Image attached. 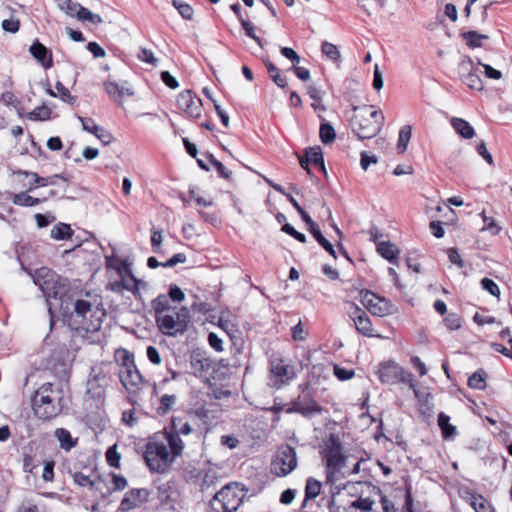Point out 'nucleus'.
<instances>
[{
    "instance_id": "nucleus-28",
    "label": "nucleus",
    "mask_w": 512,
    "mask_h": 512,
    "mask_svg": "<svg viewBox=\"0 0 512 512\" xmlns=\"http://www.w3.org/2000/svg\"><path fill=\"white\" fill-rule=\"evenodd\" d=\"M56 92L50 87L46 89V92L52 97H59L62 101L72 103L74 97L70 94V91L61 83L57 82L55 85Z\"/></svg>"
},
{
    "instance_id": "nucleus-18",
    "label": "nucleus",
    "mask_w": 512,
    "mask_h": 512,
    "mask_svg": "<svg viewBox=\"0 0 512 512\" xmlns=\"http://www.w3.org/2000/svg\"><path fill=\"white\" fill-rule=\"evenodd\" d=\"M108 289L115 293H122L125 290L136 293L138 291V280L132 273L120 275L119 280H115L108 284Z\"/></svg>"
},
{
    "instance_id": "nucleus-4",
    "label": "nucleus",
    "mask_w": 512,
    "mask_h": 512,
    "mask_svg": "<svg viewBox=\"0 0 512 512\" xmlns=\"http://www.w3.org/2000/svg\"><path fill=\"white\" fill-rule=\"evenodd\" d=\"M246 493L239 483H229L218 491L210 501V512H235L242 504Z\"/></svg>"
},
{
    "instance_id": "nucleus-42",
    "label": "nucleus",
    "mask_w": 512,
    "mask_h": 512,
    "mask_svg": "<svg viewBox=\"0 0 512 512\" xmlns=\"http://www.w3.org/2000/svg\"><path fill=\"white\" fill-rule=\"evenodd\" d=\"M171 430L179 436L189 435L193 431L192 426L188 422H183L180 418L172 419Z\"/></svg>"
},
{
    "instance_id": "nucleus-20",
    "label": "nucleus",
    "mask_w": 512,
    "mask_h": 512,
    "mask_svg": "<svg viewBox=\"0 0 512 512\" xmlns=\"http://www.w3.org/2000/svg\"><path fill=\"white\" fill-rule=\"evenodd\" d=\"M31 55L45 68L48 69L52 67L53 60H52V54L48 51V49L41 44L40 42L36 41L30 46L29 49Z\"/></svg>"
},
{
    "instance_id": "nucleus-40",
    "label": "nucleus",
    "mask_w": 512,
    "mask_h": 512,
    "mask_svg": "<svg viewBox=\"0 0 512 512\" xmlns=\"http://www.w3.org/2000/svg\"><path fill=\"white\" fill-rule=\"evenodd\" d=\"M51 109L47 106H39L27 114V118L33 121H45L50 119Z\"/></svg>"
},
{
    "instance_id": "nucleus-12",
    "label": "nucleus",
    "mask_w": 512,
    "mask_h": 512,
    "mask_svg": "<svg viewBox=\"0 0 512 512\" xmlns=\"http://www.w3.org/2000/svg\"><path fill=\"white\" fill-rule=\"evenodd\" d=\"M33 281L40 287L47 301L56 298L59 291L57 275L46 267L35 270L32 274Z\"/></svg>"
},
{
    "instance_id": "nucleus-41",
    "label": "nucleus",
    "mask_w": 512,
    "mask_h": 512,
    "mask_svg": "<svg viewBox=\"0 0 512 512\" xmlns=\"http://www.w3.org/2000/svg\"><path fill=\"white\" fill-rule=\"evenodd\" d=\"M79 21H88L92 24H100L103 22V19L100 15L93 13L89 9L83 7L81 5L78 16L76 18Z\"/></svg>"
},
{
    "instance_id": "nucleus-51",
    "label": "nucleus",
    "mask_w": 512,
    "mask_h": 512,
    "mask_svg": "<svg viewBox=\"0 0 512 512\" xmlns=\"http://www.w3.org/2000/svg\"><path fill=\"white\" fill-rule=\"evenodd\" d=\"M480 215L485 223V227L482 228V230H488L493 235H497L500 232L501 228L498 226L496 221L492 217H488L484 212H482Z\"/></svg>"
},
{
    "instance_id": "nucleus-8",
    "label": "nucleus",
    "mask_w": 512,
    "mask_h": 512,
    "mask_svg": "<svg viewBox=\"0 0 512 512\" xmlns=\"http://www.w3.org/2000/svg\"><path fill=\"white\" fill-rule=\"evenodd\" d=\"M189 318V310L183 306L178 310L169 311L162 316H158L156 323L164 334L174 336L187 330Z\"/></svg>"
},
{
    "instance_id": "nucleus-49",
    "label": "nucleus",
    "mask_w": 512,
    "mask_h": 512,
    "mask_svg": "<svg viewBox=\"0 0 512 512\" xmlns=\"http://www.w3.org/2000/svg\"><path fill=\"white\" fill-rule=\"evenodd\" d=\"M120 454L117 452L116 445L110 446L106 451V460L112 467L118 468L120 461Z\"/></svg>"
},
{
    "instance_id": "nucleus-32",
    "label": "nucleus",
    "mask_w": 512,
    "mask_h": 512,
    "mask_svg": "<svg viewBox=\"0 0 512 512\" xmlns=\"http://www.w3.org/2000/svg\"><path fill=\"white\" fill-rule=\"evenodd\" d=\"M412 128L409 125L403 126L399 131L397 149L400 154H403L407 147L408 143L411 139Z\"/></svg>"
},
{
    "instance_id": "nucleus-55",
    "label": "nucleus",
    "mask_w": 512,
    "mask_h": 512,
    "mask_svg": "<svg viewBox=\"0 0 512 512\" xmlns=\"http://www.w3.org/2000/svg\"><path fill=\"white\" fill-rule=\"evenodd\" d=\"M483 289L488 291L491 295L498 297L500 295V289L498 285L489 278H483L481 281Z\"/></svg>"
},
{
    "instance_id": "nucleus-57",
    "label": "nucleus",
    "mask_w": 512,
    "mask_h": 512,
    "mask_svg": "<svg viewBox=\"0 0 512 512\" xmlns=\"http://www.w3.org/2000/svg\"><path fill=\"white\" fill-rule=\"evenodd\" d=\"M477 63L483 67L486 77L494 80H499L502 78V73L499 70L494 69L488 64L482 63L480 59L477 61Z\"/></svg>"
},
{
    "instance_id": "nucleus-3",
    "label": "nucleus",
    "mask_w": 512,
    "mask_h": 512,
    "mask_svg": "<svg viewBox=\"0 0 512 512\" xmlns=\"http://www.w3.org/2000/svg\"><path fill=\"white\" fill-rule=\"evenodd\" d=\"M82 329L87 332L98 331L106 316L105 309L98 299H78L74 303V314Z\"/></svg>"
},
{
    "instance_id": "nucleus-33",
    "label": "nucleus",
    "mask_w": 512,
    "mask_h": 512,
    "mask_svg": "<svg viewBox=\"0 0 512 512\" xmlns=\"http://www.w3.org/2000/svg\"><path fill=\"white\" fill-rule=\"evenodd\" d=\"M406 384L409 385V388L413 391L415 398L419 401L420 404L426 405L430 402L431 394L427 389L419 388L416 385L413 376L411 377V382H407Z\"/></svg>"
},
{
    "instance_id": "nucleus-59",
    "label": "nucleus",
    "mask_w": 512,
    "mask_h": 512,
    "mask_svg": "<svg viewBox=\"0 0 512 512\" xmlns=\"http://www.w3.org/2000/svg\"><path fill=\"white\" fill-rule=\"evenodd\" d=\"M280 52L285 58L294 63V65L300 63L301 58L294 49L289 47H282Z\"/></svg>"
},
{
    "instance_id": "nucleus-2",
    "label": "nucleus",
    "mask_w": 512,
    "mask_h": 512,
    "mask_svg": "<svg viewBox=\"0 0 512 512\" xmlns=\"http://www.w3.org/2000/svg\"><path fill=\"white\" fill-rule=\"evenodd\" d=\"M354 116L350 119V126L359 139H370L376 136L383 128L384 115L380 110L370 111V107H353Z\"/></svg>"
},
{
    "instance_id": "nucleus-7",
    "label": "nucleus",
    "mask_w": 512,
    "mask_h": 512,
    "mask_svg": "<svg viewBox=\"0 0 512 512\" xmlns=\"http://www.w3.org/2000/svg\"><path fill=\"white\" fill-rule=\"evenodd\" d=\"M146 465L152 472L163 473L174 461L165 443L152 440L146 444L144 452Z\"/></svg>"
},
{
    "instance_id": "nucleus-10",
    "label": "nucleus",
    "mask_w": 512,
    "mask_h": 512,
    "mask_svg": "<svg viewBox=\"0 0 512 512\" xmlns=\"http://www.w3.org/2000/svg\"><path fill=\"white\" fill-rule=\"evenodd\" d=\"M379 380L384 384L411 382L412 373L399 366L394 361L381 363L377 369Z\"/></svg>"
},
{
    "instance_id": "nucleus-35",
    "label": "nucleus",
    "mask_w": 512,
    "mask_h": 512,
    "mask_svg": "<svg viewBox=\"0 0 512 512\" xmlns=\"http://www.w3.org/2000/svg\"><path fill=\"white\" fill-rule=\"evenodd\" d=\"M321 410V407L314 401H310L306 404L299 403L294 407V411L302 414L305 417L318 414L321 412Z\"/></svg>"
},
{
    "instance_id": "nucleus-13",
    "label": "nucleus",
    "mask_w": 512,
    "mask_h": 512,
    "mask_svg": "<svg viewBox=\"0 0 512 512\" xmlns=\"http://www.w3.org/2000/svg\"><path fill=\"white\" fill-rule=\"evenodd\" d=\"M297 466L295 450L290 446L281 447L273 462L272 470L278 476H285L291 473Z\"/></svg>"
},
{
    "instance_id": "nucleus-64",
    "label": "nucleus",
    "mask_w": 512,
    "mask_h": 512,
    "mask_svg": "<svg viewBox=\"0 0 512 512\" xmlns=\"http://www.w3.org/2000/svg\"><path fill=\"white\" fill-rule=\"evenodd\" d=\"M78 119L81 122L82 128H83L84 131L92 133V134L95 131H97L99 126L95 123V121L93 119H91V118H83V117H78Z\"/></svg>"
},
{
    "instance_id": "nucleus-62",
    "label": "nucleus",
    "mask_w": 512,
    "mask_h": 512,
    "mask_svg": "<svg viewBox=\"0 0 512 512\" xmlns=\"http://www.w3.org/2000/svg\"><path fill=\"white\" fill-rule=\"evenodd\" d=\"M104 145H108L112 142V135L103 127H98L97 131L93 133Z\"/></svg>"
},
{
    "instance_id": "nucleus-48",
    "label": "nucleus",
    "mask_w": 512,
    "mask_h": 512,
    "mask_svg": "<svg viewBox=\"0 0 512 512\" xmlns=\"http://www.w3.org/2000/svg\"><path fill=\"white\" fill-rule=\"evenodd\" d=\"M173 5L184 19L192 20L193 15H194V10L190 5H188L186 3L179 2L177 0L173 1Z\"/></svg>"
},
{
    "instance_id": "nucleus-5",
    "label": "nucleus",
    "mask_w": 512,
    "mask_h": 512,
    "mask_svg": "<svg viewBox=\"0 0 512 512\" xmlns=\"http://www.w3.org/2000/svg\"><path fill=\"white\" fill-rule=\"evenodd\" d=\"M115 357L120 364L121 383L130 394L137 393L141 389L143 379L135 365L133 355L125 349H119L116 351Z\"/></svg>"
},
{
    "instance_id": "nucleus-16",
    "label": "nucleus",
    "mask_w": 512,
    "mask_h": 512,
    "mask_svg": "<svg viewBox=\"0 0 512 512\" xmlns=\"http://www.w3.org/2000/svg\"><path fill=\"white\" fill-rule=\"evenodd\" d=\"M149 491L147 489H131L126 492L120 504L121 511H129L147 502Z\"/></svg>"
},
{
    "instance_id": "nucleus-61",
    "label": "nucleus",
    "mask_w": 512,
    "mask_h": 512,
    "mask_svg": "<svg viewBox=\"0 0 512 512\" xmlns=\"http://www.w3.org/2000/svg\"><path fill=\"white\" fill-rule=\"evenodd\" d=\"M210 162L214 166V168L217 170L218 174L221 177H223L225 179H230L231 172L220 161L211 157Z\"/></svg>"
},
{
    "instance_id": "nucleus-11",
    "label": "nucleus",
    "mask_w": 512,
    "mask_h": 512,
    "mask_svg": "<svg viewBox=\"0 0 512 512\" xmlns=\"http://www.w3.org/2000/svg\"><path fill=\"white\" fill-rule=\"evenodd\" d=\"M362 305L374 316L384 317L394 312V306L385 298L369 290L360 291Z\"/></svg>"
},
{
    "instance_id": "nucleus-46",
    "label": "nucleus",
    "mask_w": 512,
    "mask_h": 512,
    "mask_svg": "<svg viewBox=\"0 0 512 512\" xmlns=\"http://www.w3.org/2000/svg\"><path fill=\"white\" fill-rule=\"evenodd\" d=\"M321 51L324 55H326L329 59L337 61L341 57V53L338 50L337 46L330 42H323L321 46Z\"/></svg>"
},
{
    "instance_id": "nucleus-52",
    "label": "nucleus",
    "mask_w": 512,
    "mask_h": 512,
    "mask_svg": "<svg viewBox=\"0 0 512 512\" xmlns=\"http://www.w3.org/2000/svg\"><path fill=\"white\" fill-rule=\"evenodd\" d=\"M163 241V233L161 230L153 229L151 234V245L155 253L161 251V244Z\"/></svg>"
},
{
    "instance_id": "nucleus-54",
    "label": "nucleus",
    "mask_w": 512,
    "mask_h": 512,
    "mask_svg": "<svg viewBox=\"0 0 512 512\" xmlns=\"http://www.w3.org/2000/svg\"><path fill=\"white\" fill-rule=\"evenodd\" d=\"M334 375L341 381H346L354 376V370L346 369L338 365L334 366Z\"/></svg>"
},
{
    "instance_id": "nucleus-24",
    "label": "nucleus",
    "mask_w": 512,
    "mask_h": 512,
    "mask_svg": "<svg viewBox=\"0 0 512 512\" xmlns=\"http://www.w3.org/2000/svg\"><path fill=\"white\" fill-rule=\"evenodd\" d=\"M450 123L458 135L464 139H471L475 135L474 128L463 118L452 117Z\"/></svg>"
},
{
    "instance_id": "nucleus-14",
    "label": "nucleus",
    "mask_w": 512,
    "mask_h": 512,
    "mask_svg": "<svg viewBox=\"0 0 512 512\" xmlns=\"http://www.w3.org/2000/svg\"><path fill=\"white\" fill-rule=\"evenodd\" d=\"M295 377L293 366L285 363L282 359H272L270 363V385L274 388H281L288 384Z\"/></svg>"
},
{
    "instance_id": "nucleus-38",
    "label": "nucleus",
    "mask_w": 512,
    "mask_h": 512,
    "mask_svg": "<svg viewBox=\"0 0 512 512\" xmlns=\"http://www.w3.org/2000/svg\"><path fill=\"white\" fill-rule=\"evenodd\" d=\"M12 202L15 205L31 207L39 204L40 199L30 196L27 192H21L13 196Z\"/></svg>"
},
{
    "instance_id": "nucleus-60",
    "label": "nucleus",
    "mask_w": 512,
    "mask_h": 512,
    "mask_svg": "<svg viewBox=\"0 0 512 512\" xmlns=\"http://www.w3.org/2000/svg\"><path fill=\"white\" fill-rule=\"evenodd\" d=\"M373 88L375 90H380L383 88L384 80L382 72L380 71L379 65L375 64L374 73H373Z\"/></svg>"
},
{
    "instance_id": "nucleus-26",
    "label": "nucleus",
    "mask_w": 512,
    "mask_h": 512,
    "mask_svg": "<svg viewBox=\"0 0 512 512\" xmlns=\"http://www.w3.org/2000/svg\"><path fill=\"white\" fill-rule=\"evenodd\" d=\"M467 501L475 512H494L490 503L481 495L470 494Z\"/></svg>"
},
{
    "instance_id": "nucleus-23",
    "label": "nucleus",
    "mask_w": 512,
    "mask_h": 512,
    "mask_svg": "<svg viewBox=\"0 0 512 512\" xmlns=\"http://www.w3.org/2000/svg\"><path fill=\"white\" fill-rule=\"evenodd\" d=\"M20 175H23L25 177H29L30 178V188L29 190H32L34 187H37V186H41V187H44V186H47V185H55L56 184V179L60 178L59 175H53L51 177H40L37 173L35 172H28V171H20L19 172Z\"/></svg>"
},
{
    "instance_id": "nucleus-50",
    "label": "nucleus",
    "mask_w": 512,
    "mask_h": 512,
    "mask_svg": "<svg viewBox=\"0 0 512 512\" xmlns=\"http://www.w3.org/2000/svg\"><path fill=\"white\" fill-rule=\"evenodd\" d=\"M468 385L471 388L483 390L486 387V381H485L484 376L481 373L476 372L472 376L469 377Z\"/></svg>"
},
{
    "instance_id": "nucleus-22",
    "label": "nucleus",
    "mask_w": 512,
    "mask_h": 512,
    "mask_svg": "<svg viewBox=\"0 0 512 512\" xmlns=\"http://www.w3.org/2000/svg\"><path fill=\"white\" fill-rule=\"evenodd\" d=\"M377 252L392 264L398 263L400 249L390 241L377 242Z\"/></svg>"
},
{
    "instance_id": "nucleus-44",
    "label": "nucleus",
    "mask_w": 512,
    "mask_h": 512,
    "mask_svg": "<svg viewBox=\"0 0 512 512\" xmlns=\"http://www.w3.org/2000/svg\"><path fill=\"white\" fill-rule=\"evenodd\" d=\"M321 491V483L314 478H309L306 482L305 487V498L314 499Z\"/></svg>"
},
{
    "instance_id": "nucleus-9",
    "label": "nucleus",
    "mask_w": 512,
    "mask_h": 512,
    "mask_svg": "<svg viewBox=\"0 0 512 512\" xmlns=\"http://www.w3.org/2000/svg\"><path fill=\"white\" fill-rule=\"evenodd\" d=\"M360 487L359 496L349 503V512H380L378 509V498L380 490L368 484L358 483L353 488Z\"/></svg>"
},
{
    "instance_id": "nucleus-29",
    "label": "nucleus",
    "mask_w": 512,
    "mask_h": 512,
    "mask_svg": "<svg viewBox=\"0 0 512 512\" xmlns=\"http://www.w3.org/2000/svg\"><path fill=\"white\" fill-rule=\"evenodd\" d=\"M73 234V231L70 227V225L65 223H59L58 225L54 226L51 231L50 235L55 240H64L71 238Z\"/></svg>"
},
{
    "instance_id": "nucleus-34",
    "label": "nucleus",
    "mask_w": 512,
    "mask_h": 512,
    "mask_svg": "<svg viewBox=\"0 0 512 512\" xmlns=\"http://www.w3.org/2000/svg\"><path fill=\"white\" fill-rule=\"evenodd\" d=\"M219 326L225 330L229 335L237 331L235 317L229 312H222L219 317Z\"/></svg>"
},
{
    "instance_id": "nucleus-53",
    "label": "nucleus",
    "mask_w": 512,
    "mask_h": 512,
    "mask_svg": "<svg viewBox=\"0 0 512 512\" xmlns=\"http://www.w3.org/2000/svg\"><path fill=\"white\" fill-rule=\"evenodd\" d=\"M175 402L176 397L174 395L164 394L160 399L159 409L162 411V413H167L169 410H171Z\"/></svg>"
},
{
    "instance_id": "nucleus-36",
    "label": "nucleus",
    "mask_w": 512,
    "mask_h": 512,
    "mask_svg": "<svg viewBox=\"0 0 512 512\" xmlns=\"http://www.w3.org/2000/svg\"><path fill=\"white\" fill-rule=\"evenodd\" d=\"M319 137L323 144H330L336 138L334 127L327 122H322L319 130Z\"/></svg>"
},
{
    "instance_id": "nucleus-27",
    "label": "nucleus",
    "mask_w": 512,
    "mask_h": 512,
    "mask_svg": "<svg viewBox=\"0 0 512 512\" xmlns=\"http://www.w3.org/2000/svg\"><path fill=\"white\" fill-rule=\"evenodd\" d=\"M305 156L307 161L312 162L319 166L320 170L326 174L324 165L323 152L320 146L310 147L306 150Z\"/></svg>"
},
{
    "instance_id": "nucleus-19",
    "label": "nucleus",
    "mask_w": 512,
    "mask_h": 512,
    "mask_svg": "<svg viewBox=\"0 0 512 512\" xmlns=\"http://www.w3.org/2000/svg\"><path fill=\"white\" fill-rule=\"evenodd\" d=\"M357 315L353 317V321L355 324V327L357 331L364 336L368 337H380L379 335H376L373 333V326L370 318L367 316V314L362 311L359 307H356Z\"/></svg>"
},
{
    "instance_id": "nucleus-43",
    "label": "nucleus",
    "mask_w": 512,
    "mask_h": 512,
    "mask_svg": "<svg viewBox=\"0 0 512 512\" xmlns=\"http://www.w3.org/2000/svg\"><path fill=\"white\" fill-rule=\"evenodd\" d=\"M449 420V416L445 415L444 413H440L438 416V425L441 428L445 438L453 436L456 432L455 426L451 425Z\"/></svg>"
},
{
    "instance_id": "nucleus-56",
    "label": "nucleus",
    "mask_w": 512,
    "mask_h": 512,
    "mask_svg": "<svg viewBox=\"0 0 512 512\" xmlns=\"http://www.w3.org/2000/svg\"><path fill=\"white\" fill-rule=\"evenodd\" d=\"M240 23L243 27V29L245 30L247 36H249L250 38H252L253 40H255L258 45L260 47H262V41L261 39L255 34L254 32V27L251 25L250 22H248L247 20H245L244 18H240Z\"/></svg>"
},
{
    "instance_id": "nucleus-45",
    "label": "nucleus",
    "mask_w": 512,
    "mask_h": 512,
    "mask_svg": "<svg viewBox=\"0 0 512 512\" xmlns=\"http://www.w3.org/2000/svg\"><path fill=\"white\" fill-rule=\"evenodd\" d=\"M107 267L114 269L118 276L132 273L129 264L120 259L108 260Z\"/></svg>"
},
{
    "instance_id": "nucleus-1",
    "label": "nucleus",
    "mask_w": 512,
    "mask_h": 512,
    "mask_svg": "<svg viewBox=\"0 0 512 512\" xmlns=\"http://www.w3.org/2000/svg\"><path fill=\"white\" fill-rule=\"evenodd\" d=\"M35 415L43 420H50L59 415L64 407L63 392L52 383L39 387L32 399Z\"/></svg>"
},
{
    "instance_id": "nucleus-58",
    "label": "nucleus",
    "mask_w": 512,
    "mask_h": 512,
    "mask_svg": "<svg viewBox=\"0 0 512 512\" xmlns=\"http://www.w3.org/2000/svg\"><path fill=\"white\" fill-rule=\"evenodd\" d=\"M445 324L450 330H457L461 327V319L455 313H450L445 318Z\"/></svg>"
},
{
    "instance_id": "nucleus-37",
    "label": "nucleus",
    "mask_w": 512,
    "mask_h": 512,
    "mask_svg": "<svg viewBox=\"0 0 512 512\" xmlns=\"http://www.w3.org/2000/svg\"><path fill=\"white\" fill-rule=\"evenodd\" d=\"M462 38L466 41V44L472 48L481 47L482 40L488 38L487 35L479 34L476 31H468L461 34Z\"/></svg>"
},
{
    "instance_id": "nucleus-21",
    "label": "nucleus",
    "mask_w": 512,
    "mask_h": 512,
    "mask_svg": "<svg viewBox=\"0 0 512 512\" xmlns=\"http://www.w3.org/2000/svg\"><path fill=\"white\" fill-rule=\"evenodd\" d=\"M104 90L116 102H122L125 96H133L134 91L111 81L104 83Z\"/></svg>"
},
{
    "instance_id": "nucleus-17",
    "label": "nucleus",
    "mask_w": 512,
    "mask_h": 512,
    "mask_svg": "<svg viewBox=\"0 0 512 512\" xmlns=\"http://www.w3.org/2000/svg\"><path fill=\"white\" fill-rule=\"evenodd\" d=\"M473 66L474 63L470 58L461 62V72H467L466 74L462 73V80L470 89L481 91L483 89V82L479 75L474 72Z\"/></svg>"
},
{
    "instance_id": "nucleus-39",
    "label": "nucleus",
    "mask_w": 512,
    "mask_h": 512,
    "mask_svg": "<svg viewBox=\"0 0 512 512\" xmlns=\"http://www.w3.org/2000/svg\"><path fill=\"white\" fill-rule=\"evenodd\" d=\"M73 480L79 486L90 488H93L100 483V479L98 477L93 479L90 475H85L81 472H75L73 474Z\"/></svg>"
},
{
    "instance_id": "nucleus-6",
    "label": "nucleus",
    "mask_w": 512,
    "mask_h": 512,
    "mask_svg": "<svg viewBox=\"0 0 512 512\" xmlns=\"http://www.w3.org/2000/svg\"><path fill=\"white\" fill-rule=\"evenodd\" d=\"M325 458L328 481H338L344 475L343 469L346 459L342 454L341 443L335 435H330L325 442Z\"/></svg>"
},
{
    "instance_id": "nucleus-30",
    "label": "nucleus",
    "mask_w": 512,
    "mask_h": 512,
    "mask_svg": "<svg viewBox=\"0 0 512 512\" xmlns=\"http://www.w3.org/2000/svg\"><path fill=\"white\" fill-rule=\"evenodd\" d=\"M55 436L60 443V447L66 451L70 450L76 444V441L72 439L70 432L66 429H57L55 431Z\"/></svg>"
},
{
    "instance_id": "nucleus-15",
    "label": "nucleus",
    "mask_w": 512,
    "mask_h": 512,
    "mask_svg": "<svg viewBox=\"0 0 512 512\" xmlns=\"http://www.w3.org/2000/svg\"><path fill=\"white\" fill-rule=\"evenodd\" d=\"M177 105L189 117L198 118L201 115V99L195 97L190 90H184L178 95Z\"/></svg>"
},
{
    "instance_id": "nucleus-25",
    "label": "nucleus",
    "mask_w": 512,
    "mask_h": 512,
    "mask_svg": "<svg viewBox=\"0 0 512 512\" xmlns=\"http://www.w3.org/2000/svg\"><path fill=\"white\" fill-rule=\"evenodd\" d=\"M165 436L171 449V456L174 459L181 456L184 449V443L181 437L172 430L169 432H165Z\"/></svg>"
},
{
    "instance_id": "nucleus-47",
    "label": "nucleus",
    "mask_w": 512,
    "mask_h": 512,
    "mask_svg": "<svg viewBox=\"0 0 512 512\" xmlns=\"http://www.w3.org/2000/svg\"><path fill=\"white\" fill-rule=\"evenodd\" d=\"M154 310L157 321L158 316H162L170 311L168 299L165 296H159L154 302Z\"/></svg>"
},
{
    "instance_id": "nucleus-63",
    "label": "nucleus",
    "mask_w": 512,
    "mask_h": 512,
    "mask_svg": "<svg viewBox=\"0 0 512 512\" xmlns=\"http://www.w3.org/2000/svg\"><path fill=\"white\" fill-rule=\"evenodd\" d=\"M146 353H147V357H148V359L150 360L151 363H153L154 365H160L161 364L162 358H161L160 353H159V351L157 350L156 347L148 346Z\"/></svg>"
},
{
    "instance_id": "nucleus-31",
    "label": "nucleus",
    "mask_w": 512,
    "mask_h": 512,
    "mask_svg": "<svg viewBox=\"0 0 512 512\" xmlns=\"http://www.w3.org/2000/svg\"><path fill=\"white\" fill-rule=\"evenodd\" d=\"M81 5L73 0H58V8L69 17L77 18Z\"/></svg>"
}]
</instances>
